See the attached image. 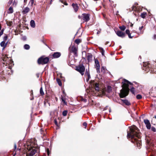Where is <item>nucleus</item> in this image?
Returning a JSON list of instances; mask_svg holds the SVG:
<instances>
[{"mask_svg":"<svg viewBox=\"0 0 156 156\" xmlns=\"http://www.w3.org/2000/svg\"><path fill=\"white\" fill-rule=\"evenodd\" d=\"M127 137L128 138H131V142L136 143L137 147L140 148L141 141L140 138V133L139 130L135 126L129 127V130H128Z\"/></svg>","mask_w":156,"mask_h":156,"instance_id":"f257e3e1","label":"nucleus"},{"mask_svg":"<svg viewBox=\"0 0 156 156\" xmlns=\"http://www.w3.org/2000/svg\"><path fill=\"white\" fill-rule=\"evenodd\" d=\"M122 83V89L120 90L119 94L121 98H124L128 95L129 90V84H131L130 82L125 79L124 80Z\"/></svg>","mask_w":156,"mask_h":156,"instance_id":"f03ea898","label":"nucleus"},{"mask_svg":"<svg viewBox=\"0 0 156 156\" xmlns=\"http://www.w3.org/2000/svg\"><path fill=\"white\" fill-rule=\"evenodd\" d=\"M49 60V58L47 57L45 58L41 57L38 59L37 62L39 64L44 65L47 64Z\"/></svg>","mask_w":156,"mask_h":156,"instance_id":"7ed1b4c3","label":"nucleus"},{"mask_svg":"<svg viewBox=\"0 0 156 156\" xmlns=\"http://www.w3.org/2000/svg\"><path fill=\"white\" fill-rule=\"evenodd\" d=\"M76 70L79 72L83 76L84 75L85 71V68L83 65H80L76 67Z\"/></svg>","mask_w":156,"mask_h":156,"instance_id":"20e7f679","label":"nucleus"},{"mask_svg":"<svg viewBox=\"0 0 156 156\" xmlns=\"http://www.w3.org/2000/svg\"><path fill=\"white\" fill-rule=\"evenodd\" d=\"M78 18L79 19H82L84 21L87 22L90 20V15L88 14L83 13L81 16H79Z\"/></svg>","mask_w":156,"mask_h":156,"instance_id":"39448f33","label":"nucleus"},{"mask_svg":"<svg viewBox=\"0 0 156 156\" xmlns=\"http://www.w3.org/2000/svg\"><path fill=\"white\" fill-rule=\"evenodd\" d=\"M27 149H29V151L28 154H30V156H32L34 155L36 153V151L35 149H34L31 145H27Z\"/></svg>","mask_w":156,"mask_h":156,"instance_id":"423d86ee","label":"nucleus"},{"mask_svg":"<svg viewBox=\"0 0 156 156\" xmlns=\"http://www.w3.org/2000/svg\"><path fill=\"white\" fill-rule=\"evenodd\" d=\"M125 30H118V31H115V30H114L117 35L118 36L122 37H124L125 36Z\"/></svg>","mask_w":156,"mask_h":156,"instance_id":"0eeeda50","label":"nucleus"},{"mask_svg":"<svg viewBox=\"0 0 156 156\" xmlns=\"http://www.w3.org/2000/svg\"><path fill=\"white\" fill-rule=\"evenodd\" d=\"M95 67L96 68L97 72L98 73L100 72V65L98 60L97 59H95Z\"/></svg>","mask_w":156,"mask_h":156,"instance_id":"6e6552de","label":"nucleus"},{"mask_svg":"<svg viewBox=\"0 0 156 156\" xmlns=\"http://www.w3.org/2000/svg\"><path fill=\"white\" fill-rule=\"evenodd\" d=\"M85 76L86 78V81L87 82H88L90 78V76L89 70H88L87 69H86Z\"/></svg>","mask_w":156,"mask_h":156,"instance_id":"1a4fd4ad","label":"nucleus"},{"mask_svg":"<svg viewBox=\"0 0 156 156\" xmlns=\"http://www.w3.org/2000/svg\"><path fill=\"white\" fill-rule=\"evenodd\" d=\"M144 122L146 125L147 128L148 129H150L151 128V125L148 119H145L144 120Z\"/></svg>","mask_w":156,"mask_h":156,"instance_id":"9d476101","label":"nucleus"},{"mask_svg":"<svg viewBox=\"0 0 156 156\" xmlns=\"http://www.w3.org/2000/svg\"><path fill=\"white\" fill-rule=\"evenodd\" d=\"M126 33L128 35L129 37V38H132L133 37L135 36L134 34V32H131L130 33L129 30H126Z\"/></svg>","mask_w":156,"mask_h":156,"instance_id":"9b49d317","label":"nucleus"},{"mask_svg":"<svg viewBox=\"0 0 156 156\" xmlns=\"http://www.w3.org/2000/svg\"><path fill=\"white\" fill-rule=\"evenodd\" d=\"M148 67H149L148 68V69H147V70H148V71H149L148 70H149V71H150L151 73H156V68H152V67L150 68V67H149V65L148 66Z\"/></svg>","mask_w":156,"mask_h":156,"instance_id":"f8f14e48","label":"nucleus"},{"mask_svg":"<svg viewBox=\"0 0 156 156\" xmlns=\"http://www.w3.org/2000/svg\"><path fill=\"white\" fill-rule=\"evenodd\" d=\"M61 54L60 52H56L54 53L52 55L53 56L54 58H57L61 56Z\"/></svg>","mask_w":156,"mask_h":156,"instance_id":"ddd939ff","label":"nucleus"},{"mask_svg":"<svg viewBox=\"0 0 156 156\" xmlns=\"http://www.w3.org/2000/svg\"><path fill=\"white\" fill-rule=\"evenodd\" d=\"M72 51L75 55H77V49L75 47H72Z\"/></svg>","mask_w":156,"mask_h":156,"instance_id":"4468645a","label":"nucleus"},{"mask_svg":"<svg viewBox=\"0 0 156 156\" xmlns=\"http://www.w3.org/2000/svg\"><path fill=\"white\" fill-rule=\"evenodd\" d=\"M93 86L95 88V90L97 91H99V84L98 83H94L93 84Z\"/></svg>","mask_w":156,"mask_h":156,"instance_id":"2eb2a0df","label":"nucleus"},{"mask_svg":"<svg viewBox=\"0 0 156 156\" xmlns=\"http://www.w3.org/2000/svg\"><path fill=\"white\" fill-rule=\"evenodd\" d=\"M7 44V42L5 43V41H2L0 43L1 46L3 47V50L6 47Z\"/></svg>","mask_w":156,"mask_h":156,"instance_id":"dca6fc26","label":"nucleus"},{"mask_svg":"<svg viewBox=\"0 0 156 156\" xmlns=\"http://www.w3.org/2000/svg\"><path fill=\"white\" fill-rule=\"evenodd\" d=\"M30 11V9L28 7L25 8L22 12L23 14H25L28 13Z\"/></svg>","mask_w":156,"mask_h":156,"instance_id":"f3484780","label":"nucleus"},{"mask_svg":"<svg viewBox=\"0 0 156 156\" xmlns=\"http://www.w3.org/2000/svg\"><path fill=\"white\" fill-rule=\"evenodd\" d=\"M72 5L75 10V11L76 12H77L78 9V7L77 4H73Z\"/></svg>","mask_w":156,"mask_h":156,"instance_id":"a211bd4d","label":"nucleus"},{"mask_svg":"<svg viewBox=\"0 0 156 156\" xmlns=\"http://www.w3.org/2000/svg\"><path fill=\"white\" fill-rule=\"evenodd\" d=\"M121 100L126 105H130V103L127 100L121 99Z\"/></svg>","mask_w":156,"mask_h":156,"instance_id":"6ab92c4d","label":"nucleus"},{"mask_svg":"<svg viewBox=\"0 0 156 156\" xmlns=\"http://www.w3.org/2000/svg\"><path fill=\"white\" fill-rule=\"evenodd\" d=\"M92 55H87V58L88 62H91L92 60Z\"/></svg>","mask_w":156,"mask_h":156,"instance_id":"aec40b11","label":"nucleus"},{"mask_svg":"<svg viewBox=\"0 0 156 156\" xmlns=\"http://www.w3.org/2000/svg\"><path fill=\"white\" fill-rule=\"evenodd\" d=\"M30 26H31L33 27V28H34L35 27V22H34V21L33 20H31L30 22Z\"/></svg>","mask_w":156,"mask_h":156,"instance_id":"412c9836","label":"nucleus"},{"mask_svg":"<svg viewBox=\"0 0 156 156\" xmlns=\"http://www.w3.org/2000/svg\"><path fill=\"white\" fill-rule=\"evenodd\" d=\"M21 148H19V147L17 149L16 148V145L15 144H14V151H16V152L17 151H19V152L20 151V150Z\"/></svg>","mask_w":156,"mask_h":156,"instance_id":"4be33fe9","label":"nucleus"},{"mask_svg":"<svg viewBox=\"0 0 156 156\" xmlns=\"http://www.w3.org/2000/svg\"><path fill=\"white\" fill-rule=\"evenodd\" d=\"M147 14L146 12H143L141 13V17L143 18H145L147 15Z\"/></svg>","mask_w":156,"mask_h":156,"instance_id":"5701e85b","label":"nucleus"},{"mask_svg":"<svg viewBox=\"0 0 156 156\" xmlns=\"http://www.w3.org/2000/svg\"><path fill=\"white\" fill-rule=\"evenodd\" d=\"M24 48L25 49L28 50L30 48V46L28 44H25L24 46Z\"/></svg>","mask_w":156,"mask_h":156,"instance_id":"b1692460","label":"nucleus"},{"mask_svg":"<svg viewBox=\"0 0 156 156\" xmlns=\"http://www.w3.org/2000/svg\"><path fill=\"white\" fill-rule=\"evenodd\" d=\"M57 82L58 83V85L61 86H62V82L61 81V80L59 79H57Z\"/></svg>","mask_w":156,"mask_h":156,"instance_id":"393cba45","label":"nucleus"},{"mask_svg":"<svg viewBox=\"0 0 156 156\" xmlns=\"http://www.w3.org/2000/svg\"><path fill=\"white\" fill-rule=\"evenodd\" d=\"M40 93L41 95H43L44 94V93L43 91V88L41 87L40 89Z\"/></svg>","mask_w":156,"mask_h":156,"instance_id":"a878e982","label":"nucleus"},{"mask_svg":"<svg viewBox=\"0 0 156 156\" xmlns=\"http://www.w3.org/2000/svg\"><path fill=\"white\" fill-rule=\"evenodd\" d=\"M101 52V54L102 55H104V52L105 51L102 48H99Z\"/></svg>","mask_w":156,"mask_h":156,"instance_id":"bb28decb","label":"nucleus"},{"mask_svg":"<svg viewBox=\"0 0 156 156\" xmlns=\"http://www.w3.org/2000/svg\"><path fill=\"white\" fill-rule=\"evenodd\" d=\"M112 91V87L111 86H108L107 87V91L109 93Z\"/></svg>","mask_w":156,"mask_h":156,"instance_id":"cd10ccee","label":"nucleus"},{"mask_svg":"<svg viewBox=\"0 0 156 156\" xmlns=\"http://www.w3.org/2000/svg\"><path fill=\"white\" fill-rule=\"evenodd\" d=\"M130 92L133 94H135V88L133 87H132L130 89Z\"/></svg>","mask_w":156,"mask_h":156,"instance_id":"c85d7f7f","label":"nucleus"},{"mask_svg":"<svg viewBox=\"0 0 156 156\" xmlns=\"http://www.w3.org/2000/svg\"><path fill=\"white\" fill-rule=\"evenodd\" d=\"M68 112L67 111L65 110L63 112L62 115L64 116H66Z\"/></svg>","mask_w":156,"mask_h":156,"instance_id":"c756f323","label":"nucleus"},{"mask_svg":"<svg viewBox=\"0 0 156 156\" xmlns=\"http://www.w3.org/2000/svg\"><path fill=\"white\" fill-rule=\"evenodd\" d=\"M75 42L76 44H78L80 42V40L79 39H76L75 40Z\"/></svg>","mask_w":156,"mask_h":156,"instance_id":"7c9ffc66","label":"nucleus"},{"mask_svg":"<svg viewBox=\"0 0 156 156\" xmlns=\"http://www.w3.org/2000/svg\"><path fill=\"white\" fill-rule=\"evenodd\" d=\"M136 98L137 99H140L142 98V96L140 94H138L137 95Z\"/></svg>","mask_w":156,"mask_h":156,"instance_id":"2f4dec72","label":"nucleus"},{"mask_svg":"<svg viewBox=\"0 0 156 156\" xmlns=\"http://www.w3.org/2000/svg\"><path fill=\"white\" fill-rule=\"evenodd\" d=\"M137 30L136 32H137L138 34H142L143 32V30Z\"/></svg>","mask_w":156,"mask_h":156,"instance_id":"473e14b6","label":"nucleus"},{"mask_svg":"<svg viewBox=\"0 0 156 156\" xmlns=\"http://www.w3.org/2000/svg\"><path fill=\"white\" fill-rule=\"evenodd\" d=\"M120 29H125L126 28V27L124 26H120L119 27Z\"/></svg>","mask_w":156,"mask_h":156,"instance_id":"72a5a7b5","label":"nucleus"},{"mask_svg":"<svg viewBox=\"0 0 156 156\" xmlns=\"http://www.w3.org/2000/svg\"><path fill=\"white\" fill-rule=\"evenodd\" d=\"M101 71L102 72H105V68L103 66L101 67Z\"/></svg>","mask_w":156,"mask_h":156,"instance_id":"f704fd0d","label":"nucleus"},{"mask_svg":"<svg viewBox=\"0 0 156 156\" xmlns=\"http://www.w3.org/2000/svg\"><path fill=\"white\" fill-rule=\"evenodd\" d=\"M151 130L152 131H153L154 132H155L156 131V129L154 127H152Z\"/></svg>","mask_w":156,"mask_h":156,"instance_id":"c9c22d12","label":"nucleus"},{"mask_svg":"<svg viewBox=\"0 0 156 156\" xmlns=\"http://www.w3.org/2000/svg\"><path fill=\"white\" fill-rule=\"evenodd\" d=\"M83 126H85V128L86 129L87 126V124L86 122H84L83 124Z\"/></svg>","mask_w":156,"mask_h":156,"instance_id":"e433bc0d","label":"nucleus"},{"mask_svg":"<svg viewBox=\"0 0 156 156\" xmlns=\"http://www.w3.org/2000/svg\"><path fill=\"white\" fill-rule=\"evenodd\" d=\"M46 152H47V154L48 155H49V154H50V152H49V149L48 148H47V149H46Z\"/></svg>","mask_w":156,"mask_h":156,"instance_id":"4c0bfd02","label":"nucleus"},{"mask_svg":"<svg viewBox=\"0 0 156 156\" xmlns=\"http://www.w3.org/2000/svg\"><path fill=\"white\" fill-rule=\"evenodd\" d=\"M22 39L24 41H25L26 40L27 38L26 36H23L22 37Z\"/></svg>","mask_w":156,"mask_h":156,"instance_id":"58836bf2","label":"nucleus"},{"mask_svg":"<svg viewBox=\"0 0 156 156\" xmlns=\"http://www.w3.org/2000/svg\"><path fill=\"white\" fill-rule=\"evenodd\" d=\"M3 30H2L1 31H0V37L3 34Z\"/></svg>","mask_w":156,"mask_h":156,"instance_id":"ea45409f","label":"nucleus"},{"mask_svg":"<svg viewBox=\"0 0 156 156\" xmlns=\"http://www.w3.org/2000/svg\"><path fill=\"white\" fill-rule=\"evenodd\" d=\"M55 123L56 125L57 126H58V123L57 122V121L55 119Z\"/></svg>","mask_w":156,"mask_h":156,"instance_id":"a19ab883","label":"nucleus"},{"mask_svg":"<svg viewBox=\"0 0 156 156\" xmlns=\"http://www.w3.org/2000/svg\"><path fill=\"white\" fill-rule=\"evenodd\" d=\"M13 12V10L12 8L10 7V13H12Z\"/></svg>","mask_w":156,"mask_h":156,"instance_id":"79ce46f5","label":"nucleus"},{"mask_svg":"<svg viewBox=\"0 0 156 156\" xmlns=\"http://www.w3.org/2000/svg\"><path fill=\"white\" fill-rule=\"evenodd\" d=\"M100 33H101V30H98V31L97 32V35H98Z\"/></svg>","mask_w":156,"mask_h":156,"instance_id":"37998d69","label":"nucleus"},{"mask_svg":"<svg viewBox=\"0 0 156 156\" xmlns=\"http://www.w3.org/2000/svg\"><path fill=\"white\" fill-rule=\"evenodd\" d=\"M18 30H15L14 31V32H15V35H16V34H16V32H18Z\"/></svg>","mask_w":156,"mask_h":156,"instance_id":"c03bdc74","label":"nucleus"},{"mask_svg":"<svg viewBox=\"0 0 156 156\" xmlns=\"http://www.w3.org/2000/svg\"><path fill=\"white\" fill-rule=\"evenodd\" d=\"M36 76L37 78H38L39 76V73H37L36 74Z\"/></svg>","mask_w":156,"mask_h":156,"instance_id":"a18cd8bd","label":"nucleus"},{"mask_svg":"<svg viewBox=\"0 0 156 156\" xmlns=\"http://www.w3.org/2000/svg\"><path fill=\"white\" fill-rule=\"evenodd\" d=\"M33 95V90H32L31 91L30 96H32Z\"/></svg>","mask_w":156,"mask_h":156,"instance_id":"49530a36","label":"nucleus"},{"mask_svg":"<svg viewBox=\"0 0 156 156\" xmlns=\"http://www.w3.org/2000/svg\"><path fill=\"white\" fill-rule=\"evenodd\" d=\"M7 36H6L4 37V39L5 40H6L7 39Z\"/></svg>","mask_w":156,"mask_h":156,"instance_id":"de8ad7c7","label":"nucleus"},{"mask_svg":"<svg viewBox=\"0 0 156 156\" xmlns=\"http://www.w3.org/2000/svg\"><path fill=\"white\" fill-rule=\"evenodd\" d=\"M10 65H11L12 63H13V61L11 59H10Z\"/></svg>","mask_w":156,"mask_h":156,"instance_id":"09e8293b","label":"nucleus"},{"mask_svg":"<svg viewBox=\"0 0 156 156\" xmlns=\"http://www.w3.org/2000/svg\"><path fill=\"white\" fill-rule=\"evenodd\" d=\"M62 100L63 102L65 101V100L63 98H62Z\"/></svg>","mask_w":156,"mask_h":156,"instance_id":"8fccbe9b","label":"nucleus"},{"mask_svg":"<svg viewBox=\"0 0 156 156\" xmlns=\"http://www.w3.org/2000/svg\"><path fill=\"white\" fill-rule=\"evenodd\" d=\"M154 39H155L156 38V34H154Z\"/></svg>","mask_w":156,"mask_h":156,"instance_id":"3c124183","label":"nucleus"},{"mask_svg":"<svg viewBox=\"0 0 156 156\" xmlns=\"http://www.w3.org/2000/svg\"><path fill=\"white\" fill-rule=\"evenodd\" d=\"M27 0H24V2L25 3H26V2H27Z\"/></svg>","mask_w":156,"mask_h":156,"instance_id":"603ef678","label":"nucleus"},{"mask_svg":"<svg viewBox=\"0 0 156 156\" xmlns=\"http://www.w3.org/2000/svg\"><path fill=\"white\" fill-rule=\"evenodd\" d=\"M7 25L9 26L10 23H7Z\"/></svg>","mask_w":156,"mask_h":156,"instance_id":"864d4df0","label":"nucleus"},{"mask_svg":"<svg viewBox=\"0 0 156 156\" xmlns=\"http://www.w3.org/2000/svg\"><path fill=\"white\" fill-rule=\"evenodd\" d=\"M33 99H34V98H33V97L32 98H30V100H33Z\"/></svg>","mask_w":156,"mask_h":156,"instance_id":"5fc2aeb1","label":"nucleus"},{"mask_svg":"<svg viewBox=\"0 0 156 156\" xmlns=\"http://www.w3.org/2000/svg\"><path fill=\"white\" fill-rule=\"evenodd\" d=\"M143 26H142L141 28H140V29H143Z\"/></svg>","mask_w":156,"mask_h":156,"instance_id":"6e6d98bb","label":"nucleus"},{"mask_svg":"<svg viewBox=\"0 0 156 156\" xmlns=\"http://www.w3.org/2000/svg\"><path fill=\"white\" fill-rule=\"evenodd\" d=\"M87 101V99H85V100H84V101L85 102H86Z\"/></svg>","mask_w":156,"mask_h":156,"instance_id":"4d7b16f0","label":"nucleus"},{"mask_svg":"<svg viewBox=\"0 0 156 156\" xmlns=\"http://www.w3.org/2000/svg\"><path fill=\"white\" fill-rule=\"evenodd\" d=\"M10 72H11V73H12L13 72L12 70H11V68H10Z\"/></svg>","mask_w":156,"mask_h":156,"instance_id":"13d9d810","label":"nucleus"},{"mask_svg":"<svg viewBox=\"0 0 156 156\" xmlns=\"http://www.w3.org/2000/svg\"><path fill=\"white\" fill-rule=\"evenodd\" d=\"M63 103L65 104H66V102L65 101H64V102H63Z\"/></svg>","mask_w":156,"mask_h":156,"instance_id":"bf43d9fd","label":"nucleus"},{"mask_svg":"<svg viewBox=\"0 0 156 156\" xmlns=\"http://www.w3.org/2000/svg\"><path fill=\"white\" fill-rule=\"evenodd\" d=\"M133 25V24H132L131 23V25H130V26L131 27H132Z\"/></svg>","mask_w":156,"mask_h":156,"instance_id":"052dcab7","label":"nucleus"},{"mask_svg":"<svg viewBox=\"0 0 156 156\" xmlns=\"http://www.w3.org/2000/svg\"><path fill=\"white\" fill-rule=\"evenodd\" d=\"M41 134H42V131L41 130Z\"/></svg>","mask_w":156,"mask_h":156,"instance_id":"680f3d73","label":"nucleus"},{"mask_svg":"<svg viewBox=\"0 0 156 156\" xmlns=\"http://www.w3.org/2000/svg\"><path fill=\"white\" fill-rule=\"evenodd\" d=\"M154 118L155 119H156V115H155V116H154Z\"/></svg>","mask_w":156,"mask_h":156,"instance_id":"e2e57ef3","label":"nucleus"},{"mask_svg":"<svg viewBox=\"0 0 156 156\" xmlns=\"http://www.w3.org/2000/svg\"><path fill=\"white\" fill-rule=\"evenodd\" d=\"M16 153L15 152V154H14V155L13 156H15V155H16Z\"/></svg>","mask_w":156,"mask_h":156,"instance_id":"0e129e2a","label":"nucleus"},{"mask_svg":"<svg viewBox=\"0 0 156 156\" xmlns=\"http://www.w3.org/2000/svg\"><path fill=\"white\" fill-rule=\"evenodd\" d=\"M1 25H0V29H1Z\"/></svg>","mask_w":156,"mask_h":156,"instance_id":"69168bd1","label":"nucleus"},{"mask_svg":"<svg viewBox=\"0 0 156 156\" xmlns=\"http://www.w3.org/2000/svg\"><path fill=\"white\" fill-rule=\"evenodd\" d=\"M11 23H12V22H10V26L11 25Z\"/></svg>","mask_w":156,"mask_h":156,"instance_id":"338daca9","label":"nucleus"},{"mask_svg":"<svg viewBox=\"0 0 156 156\" xmlns=\"http://www.w3.org/2000/svg\"><path fill=\"white\" fill-rule=\"evenodd\" d=\"M8 10H9L10 11V8H9L8 9Z\"/></svg>","mask_w":156,"mask_h":156,"instance_id":"774afa93","label":"nucleus"}]
</instances>
